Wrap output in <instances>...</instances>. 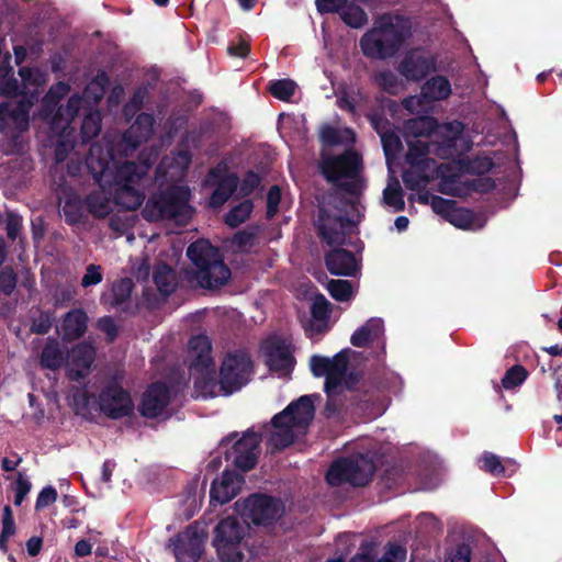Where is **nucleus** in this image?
Returning a JSON list of instances; mask_svg holds the SVG:
<instances>
[{"instance_id": "14", "label": "nucleus", "mask_w": 562, "mask_h": 562, "mask_svg": "<svg viewBox=\"0 0 562 562\" xmlns=\"http://www.w3.org/2000/svg\"><path fill=\"white\" fill-rule=\"evenodd\" d=\"M251 361L247 352L228 355L220 371V383H216L217 395H229L248 382Z\"/></svg>"}, {"instance_id": "63", "label": "nucleus", "mask_w": 562, "mask_h": 562, "mask_svg": "<svg viewBox=\"0 0 562 562\" xmlns=\"http://www.w3.org/2000/svg\"><path fill=\"white\" fill-rule=\"evenodd\" d=\"M447 562H470V551L465 546L458 547L450 553Z\"/></svg>"}, {"instance_id": "13", "label": "nucleus", "mask_w": 562, "mask_h": 562, "mask_svg": "<svg viewBox=\"0 0 562 562\" xmlns=\"http://www.w3.org/2000/svg\"><path fill=\"white\" fill-rule=\"evenodd\" d=\"M373 472L374 464L369 458L356 456L334 462L327 472L326 480L331 486L342 483L362 486L370 481Z\"/></svg>"}, {"instance_id": "2", "label": "nucleus", "mask_w": 562, "mask_h": 562, "mask_svg": "<svg viewBox=\"0 0 562 562\" xmlns=\"http://www.w3.org/2000/svg\"><path fill=\"white\" fill-rule=\"evenodd\" d=\"M155 159L156 155L142 158L135 164L116 157L109 147L92 145L86 164L100 190L87 196L86 205L89 212L97 217H104L112 212L113 204L125 210H136L144 201V194L136 186Z\"/></svg>"}, {"instance_id": "20", "label": "nucleus", "mask_w": 562, "mask_h": 562, "mask_svg": "<svg viewBox=\"0 0 562 562\" xmlns=\"http://www.w3.org/2000/svg\"><path fill=\"white\" fill-rule=\"evenodd\" d=\"M348 223L339 211L331 214L325 206L321 207L317 227L319 235L329 246L342 244Z\"/></svg>"}, {"instance_id": "34", "label": "nucleus", "mask_w": 562, "mask_h": 562, "mask_svg": "<svg viewBox=\"0 0 562 562\" xmlns=\"http://www.w3.org/2000/svg\"><path fill=\"white\" fill-rule=\"evenodd\" d=\"M108 82H109V79L105 74L102 72V74L97 75L86 87L83 98L76 94L80 99L79 109L82 106L83 102H86V103L99 102L103 98ZM74 95L75 94H72L71 97H74Z\"/></svg>"}, {"instance_id": "28", "label": "nucleus", "mask_w": 562, "mask_h": 562, "mask_svg": "<svg viewBox=\"0 0 562 562\" xmlns=\"http://www.w3.org/2000/svg\"><path fill=\"white\" fill-rule=\"evenodd\" d=\"M87 322V314L82 310H72L65 315L58 333L64 340L78 339L86 333Z\"/></svg>"}, {"instance_id": "36", "label": "nucleus", "mask_w": 562, "mask_h": 562, "mask_svg": "<svg viewBox=\"0 0 562 562\" xmlns=\"http://www.w3.org/2000/svg\"><path fill=\"white\" fill-rule=\"evenodd\" d=\"M321 138L327 145H348L355 142V134L350 128L325 126L322 128Z\"/></svg>"}, {"instance_id": "39", "label": "nucleus", "mask_w": 562, "mask_h": 562, "mask_svg": "<svg viewBox=\"0 0 562 562\" xmlns=\"http://www.w3.org/2000/svg\"><path fill=\"white\" fill-rule=\"evenodd\" d=\"M327 290L335 300L340 302L349 301L353 295L351 283L346 280H330Z\"/></svg>"}, {"instance_id": "26", "label": "nucleus", "mask_w": 562, "mask_h": 562, "mask_svg": "<svg viewBox=\"0 0 562 562\" xmlns=\"http://www.w3.org/2000/svg\"><path fill=\"white\" fill-rule=\"evenodd\" d=\"M153 126L154 119L151 115L143 113L137 116L122 138L121 145L124 146L125 156H127L128 149H135L140 143L149 138Z\"/></svg>"}, {"instance_id": "47", "label": "nucleus", "mask_w": 562, "mask_h": 562, "mask_svg": "<svg viewBox=\"0 0 562 562\" xmlns=\"http://www.w3.org/2000/svg\"><path fill=\"white\" fill-rule=\"evenodd\" d=\"M54 316L49 313L42 312L33 318L31 331L38 335L46 334L53 325Z\"/></svg>"}, {"instance_id": "61", "label": "nucleus", "mask_w": 562, "mask_h": 562, "mask_svg": "<svg viewBox=\"0 0 562 562\" xmlns=\"http://www.w3.org/2000/svg\"><path fill=\"white\" fill-rule=\"evenodd\" d=\"M22 226L19 215L10 213L7 218V233L11 239H15Z\"/></svg>"}, {"instance_id": "4", "label": "nucleus", "mask_w": 562, "mask_h": 562, "mask_svg": "<svg viewBox=\"0 0 562 562\" xmlns=\"http://www.w3.org/2000/svg\"><path fill=\"white\" fill-rule=\"evenodd\" d=\"M69 91L70 87L65 82H58L52 86L42 100L40 111V116L49 121L53 132L60 134V136L65 138L57 145L55 150L56 160L58 162L64 161L67 158V153L74 148L68 137L74 133V128H70V124L76 117L80 106V99L74 95L68 99L66 105H59L58 109H56L60 100L66 97Z\"/></svg>"}, {"instance_id": "58", "label": "nucleus", "mask_w": 562, "mask_h": 562, "mask_svg": "<svg viewBox=\"0 0 562 562\" xmlns=\"http://www.w3.org/2000/svg\"><path fill=\"white\" fill-rule=\"evenodd\" d=\"M16 284L15 273L12 269L5 268L0 272V290L10 294Z\"/></svg>"}, {"instance_id": "29", "label": "nucleus", "mask_w": 562, "mask_h": 562, "mask_svg": "<svg viewBox=\"0 0 562 562\" xmlns=\"http://www.w3.org/2000/svg\"><path fill=\"white\" fill-rule=\"evenodd\" d=\"M38 359L42 368L57 370L65 363L66 352L57 339L47 338L43 344Z\"/></svg>"}, {"instance_id": "12", "label": "nucleus", "mask_w": 562, "mask_h": 562, "mask_svg": "<svg viewBox=\"0 0 562 562\" xmlns=\"http://www.w3.org/2000/svg\"><path fill=\"white\" fill-rule=\"evenodd\" d=\"M249 527L234 517L222 519L214 529L213 547L222 562H241Z\"/></svg>"}, {"instance_id": "7", "label": "nucleus", "mask_w": 562, "mask_h": 562, "mask_svg": "<svg viewBox=\"0 0 562 562\" xmlns=\"http://www.w3.org/2000/svg\"><path fill=\"white\" fill-rule=\"evenodd\" d=\"M355 351L345 349L333 358L314 355L310 360V368L315 376H325V391L329 397L326 404L328 416L336 412L334 396L345 390H349L356 383L357 378L348 372V363Z\"/></svg>"}, {"instance_id": "31", "label": "nucleus", "mask_w": 562, "mask_h": 562, "mask_svg": "<svg viewBox=\"0 0 562 562\" xmlns=\"http://www.w3.org/2000/svg\"><path fill=\"white\" fill-rule=\"evenodd\" d=\"M451 83L443 76H435L428 79L422 88V97L430 101H441L451 94Z\"/></svg>"}, {"instance_id": "64", "label": "nucleus", "mask_w": 562, "mask_h": 562, "mask_svg": "<svg viewBox=\"0 0 562 562\" xmlns=\"http://www.w3.org/2000/svg\"><path fill=\"white\" fill-rule=\"evenodd\" d=\"M63 213L66 218L70 223H75L79 218V207L77 203H72L71 201L65 202L63 205Z\"/></svg>"}, {"instance_id": "50", "label": "nucleus", "mask_w": 562, "mask_h": 562, "mask_svg": "<svg viewBox=\"0 0 562 562\" xmlns=\"http://www.w3.org/2000/svg\"><path fill=\"white\" fill-rule=\"evenodd\" d=\"M384 202L396 211L404 209V201L401 191L395 187H387L383 192Z\"/></svg>"}, {"instance_id": "11", "label": "nucleus", "mask_w": 562, "mask_h": 562, "mask_svg": "<svg viewBox=\"0 0 562 562\" xmlns=\"http://www.w3.org/2000/svg\"><path fill=\"white\" fill-rule=\"evenodd\" d=\"M188 356L191 361V374L194 378L195 396H215L217 394L215 368L209 337L202 334L193 336L189 340Z\"/></svg>"}, {"instance_id": "54", "label": "nucleus", "mask_w": 562, "mask_h": 562, "mask_svg": "<svg viewBox=\"0 0 562 562\" xmlns=\"http://www.w3.org/2000/svg\"><path fill=\"white\" fill-rule=\"evenodd\" d=\"M101 267L97 265H89L86 269V273L81 279V285L88 288L91 285L99 284L102 281Z\"/></svg>"}, {"instance_id": "18", "label": "nucleus", "mask_w": 562, "mask_h": 562, "mask_svg": "<svg viewBox=\"0 0 562 562\" xmlns=\"http://www.w3.org/2000/svg\"><path fill=\"white\" fill-rule=\"evenodd\" d=\"M260 438L259 436L248 430L240 439L235 441L232 450L228 452L227 458L243 471L252 469L257 462Z\"/></svg>"}, {"instance_id": "40", "label": "nucleus", "mask_w": 562, "mask_h": 562, "mask_svg": "<svg viewBox=\"0 0 562 562\" xmlns=\"http://www.w3.org/2000/svg\"><path fill=\"white\" fill-rule=\"evenodd\" d=\"M296 83L290 79L278 80L270 83L269 91L279 100L288 101L294 94Z\"/></svg>"}, {"instance_id": "57", "label": "nucleus", "mask_w": 562, "mask_h": 562, "mask_svg": "<svg viewBox=\"0 0 562 562\" xmlns=\"http://www.w3.org/2000/svg\"><path fill=\"white\" fill-rule=\"evenodd\" d=\"M406 550L398 544H390L380 562H404Z\"/></svg>"}, {"instance_id": "56", "label": "nucleus", "mask_w": 562, "mask_h": 562, "mask_svg": "<svg viewBox=\"0 0 562 562\" xmlns=\"http://www.w3.org/2000/svg\"><path fill=\"white\" fill-rule=\"evenodd\" d=\"M57 499V492L54 487L47 486L43 488L36 499L35 508L37 510L46 508L47 506L55 503Z\"/></svg>"}, {"instance_id": "52", "label": "nucleus", "mask_w": 562, "mask_h": 562, "mask_svg": "<svg viewBox=\"0 0 562 562\" xmlns=\"http://www.w3.org/2000/svg\"><path fill=\"white\" fill-rule=\"evenodd\" d=\"M31 487H32V484L29 481V479L23 473H19L16 482H15V497H14V504L16 506L22 504L25 496L30 493Z\"/></svg>"}, {"instance_id": "37", "label": "nucleus", "mask_w": 562, "mask_h": 562, "mask_svg": "<svg viewBox=\"0 0 562 562\" xmlns=\"http://www.w3.org/2000/svg\"><path fill=\"white\" fill-rule=\"evenodd\" d=\"M252 209L254 205L250 200L241 201L226 214L225 223L231 227H237L250 216Z\"/></svg>"}, {"instance_id": "35", "label": "nucleus", "mask_w": 562, "mask_h": 562, "mask_svg": "<svg viewBox=\"0 0 562 562\" xmlns=\"http://www.w3.org/2000/svg\"><path fill=\"white\" fill-rule=\"evenodd\" d=\"M237 184L238 178L235 175L223 178L210 199V205L213 207L222 206L237 189Z\"/></svg>"}, {"instance_id": "33", "label": "nucleus", "mask_w": 562, "mask_h": 562, "mask_svg": "<svg viewBox=\"0 0 562 562\" xmlns=\"http://www.w3.org/2000/svg\"><path fill=\"white\" fill-rule=\"evenodd\" d=\"M311 313L313 323L310 330L313 331L315 329L317 333L324 331L326 328L325 323L330 313L329 302L324 295H316L314 297L311 306Z\"/></svg>"}, {"instance_id": "16", "label": "nucleus", "mask_w": 562, "mask_h": 562, "mask_svg": "<svg viewBox=\"0 0 562 562\" xmlns=\"http://www.w3.org/2000/svg\"><path fill=\"white\" fill-rule=\"evenodd\" d=\"M261 349L271 370L286 373L293 368V350L289 338L273 335L262 344Z\"/></svg>"}, {"instance_id": "32", "label": "nucleus", "mask_w": 562, "mask_h": 562, "mask_svg": "<svg viewBox=\"0 0 562 562\" xmlns=\"http://www.w3.org/2000/svg\"><path fill=\"white\" fill-rule=\"evenodd\" d=\"M154 282L158 291L168 295L172 293L177 285V279L173 270L166 263H158L154 271Z\"/></svg>"}, {"instance_id": "9", "label": "nucleus", "mask_w": 562, "mask_h": 562, "mask_svg": "<svg viewBox=\"0 0 562 562\" xmlns=\"http://www.w3.org/2000/svg\"><path fill=\"white\" fill-rule=\"evenodd\" d=\"M187 256L195 268L194 278L200 286L214 289L228 281L231 271L223 262L218 249L209 240L200 239L191 244Z\"/></svg>"}, {"instance_id": "22", "label": "nucleus", "mask_w": 562, "mask_h": 562, "mask_svg": "<svg viewBox=\"0 0 562 562\" xmlns=\"http://www.w3.org/2000/svg\"><path fill=\"white\" fill-rule=\"evenodd\" d=\"M169 400L168 387L162 383H154L144 393L139 411L145 417H158L165 412Z\"/></svg>"}, {"instance_id": "55", "label": "nucleus", "mask_w": 562, "mask_h": 562, "mask_svg": "<svg viewBox=\"0 0 562 562\" xmlns=\"http://www.w3.org/2000/svg\"><path fill=\"white\" fill-rule=\"evenodd\" d=\"M110 227L120 234H124L133 224V217L127 214H115L110 218Z\"/></svg>"}, {"instance_id": "42", "label": "nucleus", "mask_w": 562, "mask_h": 562, "mask_svg": "<svg viewBox=\"0 0 562 562\" xmlns=\"http://www.w3.org/2000/svg\"><path fill=\"white\" fill-rule=\"evenodd\" d=\"M15 532V526L13 520V514L10 506H5L3 508V517H2V531L0 536V548L2 550L7 549V542L10 537H12Z\"/></svg>"}, {"instance_id": "62", "label": "nucleus", "mask_w": 562, "mask_h": 562, "mask_svg": "<svg viewBox=\"0 0 562 562\" xmlns=\"http://www.w3.org/2000/svg\"><path fill=\"white\" fill-rule=\"evenodd\" d=\"M98 327L106 334L110 340L116 336V325L111 317H102L98 322Z\"/></svg>"}, {"instance_id": "45", "label": "nucleus", "mask_w": 562, "mask_h": 562, "mask_svg": "<svg viewBox=\"0 0 562 562\" xmlns=\"http://www.w3.org/2000/svg\"><path fill=\"white\" fill-rule=\"evenodd\" d=\"M381 135V142L386 158L395 156L402 149V142L397 134L394 132H383Z\"/></svg>"}, {"instance_id": "48", "label": "nucleus", "mask_w": 562, "mask_h": 562, "mask_svg": "<svg viewBox=\"0 0 562 562\" xmlns=\"http://www.w3.org/2000/svg\"><path fill=\"white\" fill-rule=\"evenodd\" d=\"M133 283L130 279H121L113 284L112 292L114 296V303H123L131 294Z\"/></svg>"}, {"instance_id": "43", "label": "nucleus", "mask_w": 562, "mask_h": 562, "mask_svg": "<svg viewBox=\"0 0 562 562\" xmlns=\"http://www.w3.org/2000/svg\"><path fill=\"white\" fill-rule=\"evenodd\" d=\"M375 80L379 87L390 93H397L402 88V83L397 76L390 70L379 72Z\"/></svg>"}, {"instance_id": "53", "label": "nucleus", "mask_w": 562, "mask_h": 562, "mask_svg": "<svg viewBox=\"0 0 562 562\" xmlns=\"http://www.w3.org/2000/svg\"><path fill=\"white\" fill-rule=\"evenodd\" d=\"M280 200V188L278 186L271 187L267 195V217L272 218L277 214Z\"/></svg>"}, {"instance_id": "25", "label": "nucleus", "mask_w": 562, "mask_h": 562, "mask_svg": "<svg viewBox=\"0 0 562 562\" xmlns=\"http://www.w3.org/2000/svg\"><path fill=\"white\" fill-rule=\"evenodd\" d=\"M434 68L432 59L425 53L414 50L409 53L400 65V72L407 80L418 81Z\"/></svg>"}, {"instance_id": "6", "label": "nucleus", "mask_w": 562, "mask_h": 562, "mask_svg": "<svg viewBox=\"0 0 562 562\" xmlns=\"http://www.w3.org/2000/svg\"><path fill=\"white\" fill-rule=\"evenodd\" d=\"M314 418L312 396H301L283 412L276 415L268 428V441L276 449L290 446L294 439L303 435Z\"/></svg>"}, {"instance_id": "30", "label": "nucleus", "mask_w": 562, "mask_h": 562, "mask_svg": "<svg viewBox=\"0 0 562 562\" xmlns=\"http://www.w3.org/2000/svg\"><path fill=\"white\" fill-rule=\"evenodd\" d=\"M383 331V321L380 318H370L351 335L350 342L355 347H367L379 340Z\"/></svg>"}, {"instance_id": "46", "label": "nucleus", "mask_w": 562, "mask_h": 562, "mask_svg": "<svg viewBox=\"0 0 562 562\" xmlns=\"http://www.w3.org/2000/svg\"><path fill=\"white\" fill-rule=\"evenodd\" d=\"M452 225L459 228H470L473 223L472 213L464 209L454 207L450 212V218L448 220Z\"/></svg>"}, {"instance_id": "60", "label": "nucleus", "mask_w": 562, "mask_h": 562, "mask_svg": "<svg viewBox=\"0 0 562 562\" xmlns=\"http://www.w3.org/2000/svg\"><path fill=\"white\" fill-rule=\"evenodd\" d=\"M316 4L321 12H336L346 5V0H316Z\"/></svg>"}, {"instance_id": "51", "label": "nucleus", "mask_w": 562, "mask_h": 562, "mask_svg": "<svg viewBox=\"0 0 562 562\" xmlns=\"http://www.w3.org/2000/svg\"><path fill=\"white\" fill-rule=\"evenodd\" d=\"M430 205L437 214L442 215L446 220L450 218V212L456 207L454 202L441 196H432Z\"/></svg>"}, {"instance_id": "44", "label": "nucleus", "mask_w": 562, "mask_h": 562, "mask_svg": "<svg viewBox=\"0 0 562 562\" xmlns=\"http://www.w3.org/2000/svg\"><path fill=\"white\" fill-rule=\"evenodd\" d=\"M527 378V371L521 366L512 367L502 380L505 389H513L520 385Z\"/></svg>"}, {"instance_id": "27", "label": "nucleus", "mask_w": 562, "mask_h": 562, "mask_svg": "<svg viewBox=\"0 0 562 562\" xmlns=\"http://www.w3.org/2000/svg\"><path fill=\"white\" fill-rule=\"evenodd\" d=\"M326 266L336 276H353L359 268L356 257L344 249L330 251L326 257Z\"/></svg>"}, {"instance_id": "19", "label": "nucleus", "mask_w": 562, "mask_h": 562, "mask_svg": "<svg viewBox=\"0 0 562 562\" xmlns=\"http://www.w3.org/2000/svg\"><path fill=\"white\" fill-rule=\"evenodd\" d=\"M101 411L112 418H120L133 411V402L127 392L116 384L109 385L99 398Z\"/></svg>"}, {"instance_id": "49", "label": "nucleus", "mask_w": 562, "mask_h": 562, "mask_svg": "<svg viewBox=\"0 0 562 562\" xmlns=\"http://www.w3.org/2000/svg\"><path fill=\"white\" fill-rule=\"evenodd\" d=\"M481 469L493 475H499L504 472V467L499 458L493 453L485 452L481 458Z\"/></svg>"}, {"instance_id": "1", "label": "nucleus", "mask_w": 562, "mask_h": 562, "mask_svg": "<svg viewBox=\"0 0 562 562\" xmlns=\"http://www.w3.org/2000/svg\"><path fill=\"white\" fill-rule=\"evenodd\" d=\"M462 132L463 124L459 121L438 125L436 119L420 116L406 122V161L409 169L403 175L405 186L415 190L431 179L441 178L445 192L459 194L461 191L454 187L458 183L481 189L483 179L462 180V171L468 165L459 157L470 148Z\"/></svg>"}, {"instance_id": "17", "label": "nucleus", "mask_w": 562, "mask_h": 562, "mask_svg": "<svg viewBox=\"0 0 562 562\" xmlns=\"http://www.w3.org/2000/svg\"><path fill=\"white\" fill-rule=\"evenodd\" d=\"M204 536L193 528H187L175 539L170 540L169 547L177 562H198L203 549Z\"/></svg>"}, {"instance_id": "23", "label": "nucleus", "mask_w": 562, "mask_h": 562, "mask_svg": "<svg viewBox=\"0 0 562 562\" xmlns=\"http://www.w3.org/2000/svg\"><path fill=\"white\" fill-rule=\"evenodd\" d=\"M95 350L90 344L82 342L74 347L68 353L67 370L71 379L86 376L94 361Z\"/></svg>"}, {"instance_id": "38", "label": "nucleus", "mask_w": 562, "mask_h": 562, "mask_svg": "<svg viewBox=\"0 0 562 562\" xmlns=\"http://www.w3.org/2000/svg\"><path fill=\"white\" fill-rule=\"evenodd\" d=\"M101 130V115L98 111H90L83 119L81 134L85 140L98 136Z\"/></svg>"}, {"instance_id": "5", "label": "nucleus", "mask_w": 562, "mask_h": 562, "mask_svg": "<svg viewBox=\"0 0 562 562\" xmlns=\"http://www.w3.org/2000/svg\"><path fill=\"white\" fill-rule=\"evenodd\" d=\"M409 35L408 22L401 16L382 15L360 40L362 53L370 58L393 56Z\"/></svg>"}, {"instance_id": "59", "label": "nucleus", "mask_w": 562, "mask_h": 562, "mask_svg": "<svg viewBox=\"0 0 562 562\" xmlns=\"http://www.w3.org/2000/svg\"><path fill=\"white\" fill-rule=\"evenodd\" d=\"M255 240V235L252 233L248 232H239L235 234V236L232 239V244L240 251L248 250L252 245Z\"/></svg>"}, {"instance_id": "10", "label": "nucleus", "mask_w": 562, "mask_h": 562, "mask_svg": "<svg viewBox=\"0 0 562 562\" xmlns=\"http://www.w3.org/2000/svg\"><path fill=\"white\" fill-rule=\"evenodd\" d=\"M322 173L335 187L357 196L363 188L361 178L362 161L355 150L340 155H323L319 164Z\"/></svg>"}, {"instance_id": "8", "label": "nucleus", "mask_w": 562, "mask_h": 562, "mask_svg": "<svg viewBox=\"0 0 562 562\" xmlns=\"http://www.w3.org/2000/svg\"><path fill=\"white\" fill-rule=\"evenodd\" d=\"M190 195V190L186 186L171 187L150 196L143 209V215L151 222L170 220L184 225L193 214V209L189 204Z\"/></svg>"}, {"instance_id": "41", "label": "nucleus", "mask_w": 562, "mask_h": 562, "mask_svg": "<svg viewBox=\"0 0 562 562\" xmlns=\"http://www.w3.org/2000/svg\"><path fill=\"white\" fill-rule=\"evenodd\" d=\"M340 11L341 19L351 27H360L367 22L366 12L359 7L345 5Z\"/></svg>"}, {"instance_id": "15", "label": "nucleus", "mask_w": 562, "mask_h": 562, "mask_svg": "<svg viewBox=\"0 0 562 562\" xmlns=\"http://www.w3.org/2000/svg\"><path fill=\"white\" fill-rule=\"evenodd\" d=\"M240 513L255 525L268 526L283 516L284 505L281 501L269 496L252 495L244 502Z\"/></svg>"}, {"instance_id": "21", "label": "nucleus", "mask_w": 562, "mask_h": 562, "mask_svg": "<svg viewBox=\"0 0 562 562\" xmlns=\"http://www.w3.org/2000/svg\"><path fill=\"white\" fill-rule=\"evenodd\" d=\"M191 162V157L187 150H180L173 156H166L156 171V181L160 186L167 182H175L183 178Z\"/></svg>"}, {"instance_id": "3", "label": "nucleus", "mask_w": 562, "mask_h": 562, "mask_svg": "<svg viewBox=\"0 0 562 562\" xmlns=\"http://www.w3.org/2000/svg\"><path fill=\"white\" fill-rule=\"evenodd\" d=\"M22 79L21 87L16 79H4L0 85V92L7 97H18L20 100H10L0 104V131L9 137L15 138L29 127V111L37 98L41 89L47 82L46 75L38 70L23 67L19 70Z\"/></svg>"}, {"instance_id": "24", "label": "nucleus", "mask_w": 562, "mask_h": 562, "mask_svg": "<svg viewBox=\"0 0 562 562\" xmlns=\"http://www.w3.org/2000/svg\"><path fill=\"white\" fill-rule=\"evenodd\" d=\"M243 477L233 472L224 471L221 479L215 480L211 487V501L223 505L233 499L240 491Z\"/></svg>"}]
</instances>
